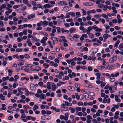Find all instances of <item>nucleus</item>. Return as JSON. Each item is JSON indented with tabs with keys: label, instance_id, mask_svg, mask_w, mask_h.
Segmentation results:
<instances>
[{
	"label": "nucleus",
	"instance_id": "1",
	"mask_svg": "<svg viewBox=\"0 0 123 123\" xmlns=\"http://www.w3.org/2000/svg\"><path fill=\"white\" fill-rule=\"evenodd\" d=\"M117 59V55H114L112 58H111L109 60V62L111 63L113 62Z\"/></svg>",
	"mask_w": 123,
	"mask_h": 123
},
{
	"label": "nucleus",
	"instance_id": "2",
	"mask_svg": "<svg viewBox=\"0 0 123 123\" xmlns=\"http://www.w3.org/2000/svg\"><path fill=\"white\" fill-rule=\"evenodd\" d=\"M21 69L24 70L25 71L27 72H29L30 70L28 68L27 66H22L21 67Z\"/></svg>",
	"mask_w": 123,
	"mask_h": 123
},
{
	"label": "nucleus",
	"instance_id": "3",
	"mask_svg": "<svg viewBox=\"0 0 123 123\" xmlns=\"http://www.w3.org/2000/svg\"><path fill=\"white\" fill-rule=\"evenodd\" d=\"M58 3L60 6L62 5H67L68 4L64 1H61L58 2Z\"/></svg>",
	"mask_w": 123,
	"mask_h": 123
},
{
	"label": "nucleus",
	"instance_id": "4",
	"mask_svg": "<svg viewBox=\"0 0 123 123\" xmlns=\"http://www.w3.org/2000/svg\"><path fill=\"white\" fill-rule=\"evenodd\" d=\"M70 9V8L68 6H65L62 9V10L65 11L67 12L69 11Z\"/></svg>",
	"mask_w": 123,
	"mask_h": 123
},
{
	"label": "nucleus",
	"instance_id": "5",
	"mask_svg": "<svg viewBox=\"0 0 123 123\" xmlns=\"http://www.w3.org/2000/svg\"><path fill=\"white\" fill-rule=\"evenodd\" d=\"M30 88L31 90L32 91L35 90L36 89L35 85L33 84L32 83H31L30 84Z\"/></svg>",
	"mask_w": 123,
	"mask_h": 123
},
{
	"label": "nucleus",
	"instance_id": "6",
	"mask_svg": "<svg viewBox=\"0 0 123 123\" xmlns=\"http://www.w3.org/2000/svg\"><path fill=\"white\" fill-rule=\"evenodd\" d=\"M35 14L34 13H32L31 15H29L27 16L28 18L29 19L31 18H35Z\"/></svg>",
	"mask_w": 123,
	"mask_h": 123
},
{
	"label": "nucleus",
	"instance_id": "7",
	"mask_svg": "<svg viewBox=\"0 0 123 123\" xmlns=\"http://www.w3.org/2000/svg\"><path fill=\"white\" fill-rule=\"evenodd\" d=\"M83 4L84 5L86 6H92L93 5L92 3H91L84 2Z\"/></svg>",
	"mask_w": 123,
	"mask_h": 123
},
{
	"label": "nucleus",
	"instance_id": "8",
	"mask_svg": "<svg viewBox=\"0 0 123 123\" xmlns=\"http://www.w3.org/2000/svg\"><path fill=\"white\" fill-rule=\"evenodd\" d=\"M68 89L70 91H73L75 90V88L73 86H69L68 87Z\"/></svg>",
	"mask_w": 123,
	"mask_h": 123
},
{
	"label": "nucleus",
	"instance_id": "9",
	"mask_svg": "<svg viewBox=\"0 0 123 123\" xmlns=\"http://www.w3.org/2000/svg\"><path fill=\"white\" fill-rule=\"evenodd\" d=\"M120 43V41L119 40H117L115 44H114V48L116 47L117 48L118 46V45Z\"/></svg>",
	"mask_w": 123,
	"mask_h": 123
},
{
	"label": "nucleus",
	"instance_id": "10",
	"mask_svg": "<svg viewBox=\"0 0 123 123\" xmlns=\"http://www.w3.org/2000/svg\"><path fill=\"white\" fill-rule=\"evenodd\" d=\"M100 73H98L96 74L95 75L97 76L96 79L98 80H99L100 79Z\"/></svg>",
	"mask_w": 123,
	"mask_h": 123
},
{
	"label": "nucleus",
	"instance_id": "11",
	"mask_svg": "<svg viewBox=\"0 0 123 123\" xmlns=\"http://www.w3.org/2000/svg\"><path fill=\"white\" fill-rule=\"evenodd\" d=\"M83 95L85 99H88L89 98V95L87 93H84Z\"/></svg>",
	"mask_w": 123,
	"mask_h": 123
},
{
	"label": "nucleus",
	"instance_id": "12",
	"mask_svg": "<svg viewBox=\"0 0 123 123\" xmlns=\"http://www.w3.org/2000/svg\"><path fill=\"white\" fill-rule=\"evenodd\" d=\"M31 39L35 42H39V39H37L36 37H34L33 36L32 37Z\"/></svg>",
	"mask_w": 123,
	"mask_h": 123
},
{
	"label": "nucleus",
	"instance_id": "13",
	"mask_svg": "<svg viewBox=\"0 0 123 123\" xmlns=\"http://www.w3.org/2000/svg\"><path fill=\"white\" fill-rule=\"evenodd\" d=\"M107 68H109V69L111 70L113 69L114 68V67L112 65H109L107 67Z\"/></svg>",
	"mask_w": 123,
	"mask_h": 123
},
{
	"label": "nucleus",
	"instance_id": "14",
	"mask_svg": "<svg viewBox=\"0 0 123 123\" xmlns=\"http://www.w3.org/2000/svg\"><path fill=\"white\" fill-rule=\"evenodd\" d=\"M103 37L104 39V40H106L107 38L109 37V35L107 33L104 34L103 35Z\"/></svg>",
	"mask_w": 123,
	"mask_h": 123
},
{
	"label": "nucleus",
	"instance_id": "15",
	"mask_svg": "<svg viewBox=\"0 0 123 123\" xmlns=\"http://www.w3.org/2000/svg\"><path fill=\"white\" fill-rule=\"evenodd\" d=\"M118 48L121 50L123 51V43L119 45Z\"/></svg>",
	"mask_w": 123,
	"mask_h": 123
},
{
	"label": "nucleus",
	"instance_id": "16",
	"mask_svg": "<svg viewBox=\"0 0 123 123\" xmlns=\"http://www.w3.org/2000/svg\"><path fill=\"white\" fill-rule=\"evenodd\" d=\"M70 61L71 62V65L73 66H74L75 64L76 63L74 62V59H70Z\"/></svg>",
	"mask_w": 123,
	"mask_h": 123
},
{
	"label": "nucleus",
	"instance_id": "17",
	"mask_svg": "<svg viewBox=\"0 0 123 123\" xmlns=\"http://www.w3.org/2000/svg\"><path fill=\"white\" fill-rule=\"evenodd\" d=\"M61 31L62 33H64L65 32L68 33L69 32V30H65L64 29L62 28L61 29Z\"/></svg>",
	"mask_w": 123,
	"mask_h": 123
},
{
	"label": "nucleus",
	"instance_id": "18",
	"mask_svg": "<svg viewBox=\"0 0 123 123\" xmlns=\"http://www.w3.org/2000/svg\"><path fill=\"white\" fill-rule=\"evenodd\" d=\"M41 119L43 120H48V118H47L45 116H43L41 117Z\"/></svg>",
	"mask_w": 123,
	"mask_h": 123
},
{
	"label": "nucleus",
	"instance_id": "19",
	"mask_svg": "<svg viewBox=\"0 0 123 123\" xmlns=\"http://www.w3.org/2000/svg\"><path fill=\"white\" fill-rule=\"evenodd\" d=\"M5 96H3L2 94H0V98L2 100H4L5 99Z\"/></svg>",
	"mask_w": 123,
	"mask_h": 123
},
{
	"label": "nucleus",
	"instance_id": "20",
	"mask_svg": "<svg viewBox=\"0 0 123 123\" xmlns=\"http://www.w3.org/2000/svg\"><path fill=\"white\" fill-rule=\"evenodd\" d=\"M76 30V29L74 28H71L69 30V31L71 33L74 32Z\"/></svg>",
	"mask_w": 123,
	"mask_h": 123
},
{
	"label": "nucleus",
	"instance_id": "21",
	"mask_svg": "<svg viewBox=\"0 0 123 123\" xmlns=\"http://www.w3.org/2000/svg\"><path fill=\"white\" fill-rule=\"evenodd\" d=\"M7 71L9 73V76H11L12 74L13 71L12 70L9 69Z\"/></svg>",
	"mask_w": 123,
	"mask_h": 123
},
{
	"label": "nucleus",
	"instance_id": "22",
	"mask_svg": "<svg viewBox=\"0 0 123 123\" xmlns=\"http://www.w3.org/2000/svg\"><path fill=\"white\" fill-rule=\"evenodd\" d=\"M38 107L37 105H35L33 106V111H35V110L38 109Z\"/></svg>",
	"mask_w": 123,
	"mask_h": 123
},
{
	"label": "nucleus",
	"instance_id": "23",
	"mask_svg": "<svg viewBox=\"0 0 123 123\" xmlns=\"http://www.w3.org/2000/svg\"><path fill=\"white\" fill-rule=\"evenodd\" d=\"M45 8H46V7L49 8L51 7L50 5L48 4H47L44 6Z\"/></svg>",
	"mask_w": 123,
	"mask_h": 123
},
{
	"label": "nucleus",
	"instance_id": "24",
	"mask_svg": "<svg viewBox=\"0 0 123 123\" xmlns=\"http://www.w3.org/2000/svg\"><path fill=\"white\" fill-rule=\"evenodd\" d=\"M75 14L77 18L79 17L80 16V13L79 12H76Z\"/></svg>",
	"mask_w": 123,
	"mask_h": 123
},
{
	"label": "nucleus",
	"instance_id": "25",
	"mask_svg": "<svg viewBox=\"0 0 123 123\" xmlns=\"http://www.w3.org/2000/svg\"><path fill=\"white\" fill-rule=\"evenodd\" d=\"M93 29L96 31H97L98 29V28L96 25H94L92 26Z\"/></svg>",
	"mask_w": 123,
	"mask_h": 123
},
{
	"label": "nucleus",
	"instance_id": "26",
	"mask_svg": "<svg viewBox=\"0 0 123 123\" xmlns=\"http://www.w3.org/2000/svg\"><path fill=\"white\" fill-rule=\"evenodd\" d=\"M50 39L54 41H55L57 40V38L55 37H51L50 38Z\"/></svg>",
	"mask_w": 123,
	"mask_h": 123
},
{
	"label": "nucleus",
	"instance_id": "27",
	"mask_svg": "<svg viewBox=\"0 0 123 123\" xmlns=\"http://www.w3.org/2000/svg\"><path fill=\"white\" fill-rule=\"evenodd\" d=\"M27 29H24L23 31V33L25 35H26L27 34Z\"/></svg>",
	"mask_w": 123,
	"mask_h": 123
},
{
	"label": "nucleus",
	"instance_id": "28",
	"mask_svg": "<svg viewBox=\"0 0 123 123\" xmlns=\"http://www.w3.org/2000/svg\"><path fill=\"white\" fill-rule=\"evenodd\" d=\"M25 93L26 94L25 95H26L27 96L29 94L30 92L28 90H27L26 88H25Z\"/></svg>",
	"mask_w": 123,
	"mask_h": 123
},
{
	"label": "nucleus",
	"instance_id": "29",
	"mask_svg": "<svg viewBox=\"0 0 123 123\" xmlns=\"http://www.w3.org/2000/svg\"><path fill=\"white\" fill-rule=\"evenodd\" d=\"M51 86L53 88L55 89L56 88V86L54 83H52L51 84Z\"/></svg>",
	"mask_w": 123,
	"mask_h": 123
},
{
	"label": "nucleus",
	"instance_id": "30",
	"mask_svg": "<svg viewBox=\"0 0 123 123\" xmlns=\"http://www.w3.org/2000/svg\"><path fill=\"white\" fill-rule=\"evenodd\" d=\"M24 57L26 59L29 58L30 57L29 55L27 54H25L24 55Z\"/></svg>",
	"mask_w": 123,
	"mask_h": 123
},
{
	"label": "nucleus",
	"instance_id": "31",
	"mask_svg": "<svg viewBox=\"0 0 123 123\" xmlns=\"http://www.w3.org/2000/svg\"><path fill=\"white\" fill-rule=\"evenodd\" d=\"M55 57L53 55L49 56L48 57L49 59L50 60H52L55 58Z\"/></svg>",
	"mask_w": 123,
	"mask_h": 123
},
{
	"label": "nucleus",
	"instance_id": "32",
	"mask_svg": "<svg viewBox=\"0 0 123 123\" xmlns=\"http://www.w3.org/2000/svg\"><path fill=\"white\" fill-rule=\"evenodd\" d=\"M89 95L91 96H94L95 95V93L93 92H90L89 93Z\"/></svg>",
	"mask_w": 123,
	"mask_h": 123
},
{
	"label": "nucleus",
	"instance_id": "33",
	"mask_svg": "<svg viewBox=\"0 0 123 123\" xmlns=\"http://www.w3.org/2000/svg\"><path fill=\"white\" fill-rule=\"evenodd\" d=\"M73 37L75 38H78L79 37V35L76 34H74L73 35Z\"/></svg>",
	"mask_w": 123,
	"mask_h": 123
},
{
	"label": "nucleus",
	"instance_id": "34",
	"mask_svg": "<svg viewBox=\"0 0 123 123\" xmlns=\"http://www.w3.org/2000/svg\"><path fill=\"white\" fill-rule=\"evenodd\" d=\"M64 24L65 27H69L70 26L69 25L66 23H64Z\"/></svg>",
	"mask_w": 123,
	"mask_h": 123
},
{
	"label": "nucleus",
	"instance_id": "35",
	"mask_svg": "<svg viewBox=\"0 0 123 123\" xmlns=\"http://www.w3.org/2000/svg\"><path fill=\"white\" fill-rule=\"evenodd\" d=\"M22 49L17 48L16 49V52H19L21 51H22Z\"/></svg>",
	"mask_w": 123,
	"mask_h": 123
},
{
	"label": "nucleus",
	"instance_id": "36",
	"mask_svg": "<svg viewBox=\"0 0 123 123\" xmlns=\"http://www.w3.org/2000/svg\"><path fill=\"white\" fill-rule=\"evenodd\" d=\"M57 31L58 33H60L61 32V28L59 27H57L56 28Z\"/></svg>",
	"mask_w": 123,
	"mask_h": 123
},
{
	"label": "nucleus",
	"instance_id": "37",
	"mask_svg": "<svg viewBox=\"0 0 123 123\" xmlns=\"http://www.w3.org/2000/svg\"><path fill=\"white\" fill-rule=\"evenodd\" d=\"M81 10L82 11V13L83 15H86V12L85 10L84 9H82Z\"/></svg>",
	"mask_w": 123,
	"mask_h": 123
},
{
	"label": "nucleus",
	"instance_id": "38",
	"mask_svg": "<svg viewBox=\"0 0 123 123\" xmlns=\"http://www.w3.org/2000/svg\"><path fill=\"white\" fill-rule=\"evenodd\" d=\"M75 86L77 88H80V85L79 84H75Z\"/></svg>",
	"mask_w": 123,
	"mask_h": 123
},
{
	"label": "nucleus",
	"instance_id": "39",
	"mask_svg": "<svg viewBox=\"0 0 123 123\" xmlns=\"http://www.w3.org/2000/svg\"><path fill=\"white\" fill-rule=\"evenodd\" d=\"M76 109V110L78 111H80L81 110V108L80 107H77Z\"/></svg>",
	"mask_w": 123,
	"mask_h": 123
},
{
	"label": "nucleus",
	"instance_id": "40",
	"mask_svg": "<svg viewBox=\"0 0 123 123\" xmlns=\"http://www.w3.org/2000/svg\"><path fill=\"white\" fill-rule=\"evenodd\" d=\"M66 21L67 22H69L72 21L73 19L72 18H70L69 19H67Z\"/></svg>",
	"mask_w": 123,
	"mask_h": 123
},
{
	"label": "nucleus",
	"instance_id": "41",
	"mask_svg": "<svg viewBox=\"0 0 123 123\" xmlns=\"http://www.w3.org/2000/svg\"><path fill=\"white\" fill-rule=\"evenodd\" d=\"M98 6H99V8H103L104 7V6H103V4L101 3Z\"/></svg>",
	"mask_w": 123,
	"mask_h": 123
},
{
	"label": "nucleus",
	"instance_id": "42",
	"mask_svg": "<svg viewBox=\"0 0 123 123\" xmlns=\"http://www.w3.org/2000/svg\"><path fill=\"white\" fill-rule=\"evenodd\" d=\"M89 35V37L90 38H93L94 37V36L93 35L92 33H91Z\"/></svg>",
	"mask_w": 123,
	"mask_h": 123
},
{
	"label": "nucleus",
	"instance_id": "43",
	"mask_svg": "<svg viewBox=\"0 0 123 123\" xmlns=\"http://www.w3.org/2000/svg\"><path fill=\"white\" fill-rule=\"evenodd\" d=\"M105 68V67L103 66H100L98 67V68L100 69H103Z\"/></svg>",
	"mask_w": 123,
	"mask_h": 123
},
{
	"label": "nucleus",
	"instance_id": "44",
	"mask_svg": "<svg viewBox=\"0 0 123 123\" xmlns=\"http://www.w3.org/2000/svg\"><path fill=\"white\" fill-rule=\"evenodd\" d=\"M51 27H52L53 25V24L52 22H49L48 24Z\"/></svg>",
	"mask_w": 123,
	"mask_h": 123
},
{
	"label": "nucleus",
	"instance_id": "45",
	"mask_svg": "<svg viewBox=\"0 0 123 123\" xmlns=\"http://www.w3.org/2000/svg\"><path fill=\"white\" fill-rule=\"evenodd\" d=\"M80 118L81 120L84 121H85L86 119V118L85 117H80Z\"/></svg>",
	"mask_w": 123,
	"mask_h": 123
},
{
	"label": "nucleus",
	"instance_id": "46",
	"mask_svg": "<svg viewBox=\"0 0 123 123\" xmlns=\"http://www.w3.org/2000/svg\"><path fill=\"white\" fill-rule=\"evenodd\" d=\"M91 15H89V16L87 17L86 18L87 20L89 21L91 20Z\"/></svg>",
	"mask_w": 123,
	"mask_h": 123
},
{
	"label": "nucleus",
	"instance_id": "47",
	"mask_svg": "<svg viewBox=\"0 0 123 123\" xmlns=\"http://www.w3.org/2000/svg\"><path fill=\"white\" fill-rule=\"evenodd\" d=\"M75 109L74 108H72L71 109V113H73L75 112Z\"/></svg>",
	"mask_w": 123,
	"mask_h": 123
},
{
	"label": "nucleus",
	"instance_id": "48",
	"mask_svg": "<svg viewBox=\"0 0 123 123\" xmlns=\"http://www.w3.org/2000/svg\"><path fill=\"white\" fill-rule=\"evenodd\" d=\"M43 24L45 25H47L48 24V21L46 20L44 21H43Z\"/></svg>",
	"mask_w": 123,
	"mask_h": 123
},
{
	"label": "nucleus",
	"instance_id": "49",
	"mask_svg": "<svg viewBox=\"0 0 123 123\" xmlns=\"http://www.w3.org/2000/svg\"><path fill=\"white\" fill-rule=\"evenodd\" d=\"M60 50L58 46H56V51L57 52H59Z\"/></svg>",
	"mask_w": 123,
	"mask_h": 123
},
{
	"label": "nucleus",
	"instance_id": "50",
	"mask_svg": "<svg viewBox=\"0 0 123 123\" xmlns=\"http://www.w3.org/2000/svg\"><path fill=\"white\" fill-rule=\"evenodd\" d=\"M24 63L23 62H18L17 63V64L18 65L20 66H21L23 65H24Z\"/></svg>",
	"mask_w": 123,
	"mask_h": 123
},
{
	"label": "nucleus",
	"instance_id": "51",
	"mask_svg": "<svg viewBox=\"0 0 123 123\" xmlns=\"http://www.w3.org/2000/svg\"><path fill=\"white\" fill-rule=\"evenodd\" d=\"M44 94L43 93H42L41 94L40 98L42 99H44Z\"/></svg>",
	"mask_w": 123,
	"mask_h": 123
},
{
	"label": "nucleus",
	"instance_id": "52",
	"mask_svg": "<svg viewBox=\"0 0 123 123\" xmlns=\"http://www.w3.org/2000/svg\"><path fill=\"white\" fill-rule=\"evenodd\" d=\"M38 50L40 51H42L43 50V49L42 47L40 46L38 47Z\"/></svg>",
	"mask_w": 123,
	"mask_h": 123
},
{
	"label": "nucleus",
	"instance_id": "53",
	"mask_svg": "<svg viewBox=\"0 0 123 123\" xmlns=\"http://www.w3.org/2000/svg\"><path fill=\"white\" fill-rule=\"evenodd\" d=\"M41 112L42 114L44 115L46 114V111L45 110H43Z\"/></svg>",
	"mask_w": 123,
	"mask_h": 123
},
{
	"label": "nucleus",
	"instance_id": "54",
	"mask_svg": "<svg viewBox=\"0 0 123 123\" xmlns=\"http://www.w3.org/2000/svg\"><path fill=\"white\" fill-rule=\"evenodd\" d=\"M115 79L114 78H110V81L112 82H113L115 81Z\"/></svg>",
	"mask_w": 123,
	"mask_h": 123
},
{
	"label": "nucleus",
	"instance_id": "55",
	"mask_svg": "<svg viewBox=\"0 0 123 123\" xmlns=\"http://www.w3.org/2000/svg\"><path fill=\"white\" fill-rule=\"evenodd\" d=\"M108 6L106 5H105L104 6V8L103 9V10H105L107 8H108Z\"/></svg>",
	"mask_w": 123,
	"mask_h": 123
},
{
	"label": "nucleus",
	"instance_id": "56",
	"mask_svg": "<svg viewBox=\"0 0 123 123\" xmlns=\"http://www.w3.org/2000/svg\"><path fill=\"white\" fill-rule=\"evenodd\" d=\"M23 92H20L19 93H18L16 95L17 96H18L20 95H21L23 93Z\"/></svg>",
	"mask_w": 123,
	"mask_h": 123
},
{
	"label": "nucleus",
	"instance_id": "57",
	"mask_svg": "<svg viewBox=\"0 0 123 123\" xmlns=\"http://www.w3.org/2000/svg\"><path fill=\"white\" fill-rule=\"evenodd\" d=\"M58 72H59V74L60 75V76H63L64 75V74L63 72L61 71H59Z\"/></svg>",
	"mask_w": 123,
	"mask_h": 123
},
{
	"label": "nucleus",
	"instance_id": "58",
	"mask_svg": "<svg viewBox=\"0 0 123 123\" xmlns=\"http://www.w3.org/2000/svg\"><path fill=\"white\" fill-rule=\"evenodd\" d=\"M101 35V33L100 32H97L96 33L95 35L97 37H98Z\"/></svg>",
	"mask_w": 123,
	"mask_h": 123
},
{
	"label": "nucleus",
	"instance_id": "59",
	"mask_svg": "<svg viewBox=\"0 0 123 123\" xmlns=\"http://www.w3.org/2000/svg\"><path fill=\"white\" fill-rule=\"evenodd\" d=\"M77 105L79 106L82 105H83V103L81 102H79L78 103Z\"/></svg>",
	"mask_w": 123,
	"mask_h": 123
},
{
	"label": "nucleus",
	"instance_id": "60",
	"mask_svg": "<svg viewBox=\"0 0 123 123\" xmlns=\"http://www.w3.org/2000/svg\"><path fill=\"white\" fill-rule=\"evenodd\" d=\"M54 61L55 62H57V63H59V61L58 58H56L54 60Z\"/></svg>",
	"mask_w": 123,
	"mask_h": 123
},
{
	"label": "nucleus",
	"instance_id": "61",
	"mask_svg": "<svg viewBox=\"0 0 123 123\" xmlns=\"http://www.w3.org/2000/svg\"><path fill=\"white\" fill-rule=\"evenodd\" d=\"M112 22L113 23L116 24L117 22V20L116 19H114L112 20Z\"/></svg>",
	"mask_w": 123,
	"mask_h": 123
},
{
	"label": "nucleus",
	"instance_id": "62",
	"mask_svg": "<svg viewBox=\"0 0 123 123\" xmlns=\"http://www.w3.org/2000/svg\"><path fill=\"white\" fill-rule=\"evenodd\" d=\"M88 70L90 71H92V68L90 66H88Z\"/></svg>",
	"mask_w": 123,
	"mask_h": 123
},
{
	"label": "nucleus",
	"instance_id": "63",
	"mask_svg": "<svg viewBox=\"0 0 123 123\" xmlns=\"http://www.w3.org/2000/svg\"><path fill=\"white\" fill-rule=\"evenodd\" d=\"M54 62L53 61H51L49 62L50 65L51 66H53L54 65Z\"/></svg>",
	"mask_w": 123,
	"mask_h": 123
},
{
	"label": "nucleus",
	"instance_id": "64",
	"mask_svg": "<svg viewBox=\"0 0 123 123\" xmlns=\"http://www.w3.org/2000/svg\"><path fill=\"white\" fill-rule=\"evenodd\" d=\"M45 108V105H42L40 106V108L42 109H44Z\"/></svg>",
	"mask_w": 123,
	"mask_h": 123
}]
</instances>
